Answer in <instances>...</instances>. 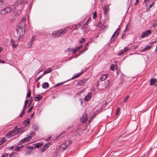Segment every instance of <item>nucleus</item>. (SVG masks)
<instances>
[{"label": "nucleus", "mask_w": 157, "mask_h": 157, "mask_svg": "<svg viewBox=\"0 0 157 157\" xmlns=\"http://www.w3.org/2000/svg\"><path fill=\"white\" fill-rule=\"evenodd\" d=\"M67 31L66 30L61 29L53 32L52 33V36L55 37H57L63 35Z\"/></svg>", "instance_id": "nucleus-1"}, {"label": "nucleus", "mask_w": 157, "mask_h": 157, "mask_svg": "<svg viewBox=\"0 0 157 157\" xmlns=\"http://www.w3.org/2000/svg\"><path fill=\"white\" fill-rule=\"evenodd\" d=\"M35 134L36 133L33 132H30L29 136L23 139H22L20 140L18 144L19 145H21L24 142L28 141L31 139V137L32 136H34Z\"/></svg>", "instance_id": "nucleus-2"}, {"label": "nucleus", "mask_w": 157, "mask_h": 157, "mask_svg": "<svg viewBox=\"0 0 157 157\" xmlns=\"http://www.w3.org/2000/svg\"><path fill=\"white\" fill-rule=\"evenodd\" d=\"M19 130L17 127H15L12 131H11L6 134V136L7 138H10L15 136V134H18Z\"/></svg>", "instance_id": "nucleus-3"}, {"label": "nucleus", "mask_w": 157, "mask_h": 157, "mask_svg": "<svg viewBox=\"0 0 157 157\" xmlns=\"http://www.w3.org/2000/svg\"><path fill=\"white\" fill-rule=\"evenodd\" d=\"M120 28H118L116 31L114 33L110 39L111 42L113 41L117 38L118 35V33L120 32Z\"/></svg>", "instance_id": "nucleus-4"}, {"label": "nucleus", "mask_w": 157, "mask_h": 157, "mask_svg": "<svg viewBox=\"0 0 157 157\" xmlns=\"http://www.w3.org/2000/svg\"><path fill=\"white\" fill-rule=\"evenodd\" d=\"M72 142L71 140L66 141L65 142L62 144L61 146V147L62 148V150L63 151L66 149L68 146L70 145Z\"/></svg>", "instance_id": "nucleus-5"}, {"label": "nucleus", "mask_w": 157, "mask_h": 157, "mask_svg": "<svg viewBox=\"0 0 157 157\" xmlns=\"http://www.w3.org/2000/svg\"><path fill=\"white\" fill-rule=\"evenodd\" d=\"M11 11V9L9 7H7L4 9H2L0 11V14L2 15H4L6 13H8Z\"/></svg>", "instance_id": "nucleus-6"}, {"label": "nucleus", "mask_w": 157, "mask_h": 157, "mask_svg": "<svg viewBox=\"0 0 157 157\" xmlns=\"http://www.w3.org/2000/svg\"><path fill=\"white\" fill-rule=\"evenodd\" d=\"M17 34L20 36H23L25 34V29H21V28L18 27L17 29Z\"/></svg>", "instance_id": "nucleus-7"}, {"label": "nucleus", "mask_w": 157, "mask_h": 157, "mask_svg": "<svg viewBox=\"0 0 157 157\" xmlns=\"http://www.w3.org/2000/svg\"><path fill=\"white\" fill-rule=\"evenodd\" d=\"M87 119V117L86 114L84 113L80 119L81 122L84 123L86 121Z\"/></svg>", "instance_id": "nucleus-8"}, {"label": "nucleus", "mask_w": 157, "mask_h": 157, "mask_svg": "<svg viewBox=\"0 0 157 157\" xmlns=\"http://www.w3.org/2000/svg\"><path fill=\"white\" fill-rule=\"evenodd\" d=\"M151 34V32L150 31H146L145 32L142 33L141 35V37L142 38H143L144 37H145L146 36H148V35H150Z\"/></svg>", "instance_id": "nucleus-9"}, {"label": "nucleus", "mask_w": 157, "mask_h": 157, "mask_svg": "<svg viewBox=\"0 0 157 157\" xmlns=\"http://www.w3.org/2000/svg\"><path fill=\"white\" fill-rule=\"evenodd\" d=\"M151 48V46L147 45L145 46V47L144 48L141 50L140 51L143 52H145L150 50Z\"/></svg>", "instance_id": "nucleus-10"}, {"label": "nucleus", "mask_w": 157, "mask_h": 157, "mask_svg": "<svg viewBox=\"0 0 157 157\" xmlns=\"http://www.w3.org/2000/svg\"><path fill=\"white\" fill-rule=\"evenodd\" d=\"M92 95V94L91 93H89L87 95L85 96L84 100L86 101H88Z\"/></svg>", "instance_id": "nucleus-11"}, {"label": "nucleus", "mask_w": 157, "mask_h": 157, "mask_svg": "<svg viewBox=\"0 0 157 157\" xmlns=\"http://www.w3.org/2000/svg\"><path fill=\"white\" fill-rule=\"evenodd\" d=\"M18 27L21 28V29H25V23L21 21L17 25Z\"/></svg>", "instance_id": "nucleus-12"}, {"label": "nucleus", "mask_w": 157, "mask_h": 157, "mask_svg": "<svg viewBox=\"0 0 157 157\" xmlns=\"http://www.w3.org/2000/svg\"><path fill=\"white\" fill-rule=\"evenodd\" d=\"M87 80L86 79H83L79 81V86H82L85 84Z\"/></svg>", "instance_id": "nucleus-13"}, {"label": "nucleus", "mask_w": 157, "mask_h": 157, "mask_svg": "<svg viewBox=\"0 0 157 157\" xmlns=\"http://www.w3.org/2000/svg\"><path fill=\"white\" fill-rule=\"evenodd\" d=\"M157 81V79L156 78L151 79L150 80V85H153L155 84V82Z\"/></svg>", "instance_id": "nucleus-14"}, {"label": "nucleus", "mask_w": 157, "mask_h": 157, "mask_svg": "<svg viewBox=\"0 0 157 157\" xmlns=\"http://www.w3.org/2000/svg\"><path fill=\"white\" fill-rule=\"evenodd\" d=\"M49 84L48 82H44L42 84V87L43 88L45 89L49 87Z\"/></svg>", "instance_id": "nucleus-15"}, {"label": "nucleus", "mask_w": 157, "mask_h": 157, "mask_svg": "<svg viewBox=\"0 0 157 157\" xmlns=\"http://www.w3.org/2000/svg\"><path fill=\"white\" fill-rule=\"evenodd\" d=\"M29 121V119H27L24 121V124L25 127L28 126L30 122Z\"/></svg>", "instance_id": "nucleus-16"}, {"label": "nucleus", "mask_w": 157, "mask_h": 157, "mask_svg": "<svg viewBox=\"0 0 157 157\" xmlns=\"http://www.w3.org/2000/svg\"><path fill=\"white\" fill-rule=\"evenodd\" d=\"M104 11V14L105 15H106L108 11V8L107 6H105L103 8Z\"/></svg>", "instance_id": "nucleus-17"}, {"label": "nucleus", "mask_w": 157, "mask_h": 157, "mask_svg": "<svg viewBox=\"0 0 157 157\" xmlns=\"http://www.w3.org/2000/svg\"><path fill=\"white\" fill-rule=\"evenodd\" d=\"M107 78V75H103L100 78V80L101 81H104Z\"/></svg>", "instance_id": "nucleus-18"}, {"label": "nucleus", "mask_w": 157, "mask_h": 157, "mask_svg": "<svg viewBox=\"0 0 157 157\" xmlns=\"http://www.w3.org/2000/svg\"><path fill=\"white\" fill-rule=\"evenodd\" d=\"M52 71V69L51 68H48V70L44 71V73L43 74V76H44V75H45L51 72Z\"/></svg>", "instance_id": "nucleus-19"}, {"label": "nucleus", "mask_w": 157, "mask_h": 157, "mask_svg": "<svg viewBox=\"0 0 157 157\" xmlns=\"http://www.w3.org/2000/svg\"><path fill=\"white\" fill-rule=\"evenodd\" d=\"M10 42L12 46L14 48H16L17 46V44L14 43V41L13 40L11 39Z\"/></svg>", "instance_id": "nucleus-20"}, {"label": "nucleus", "mask_w": 157, "mask_h": 157, "mask_svg": "<svg viewBox=\"0 0 157 157\" xmlns=\"http://www.w3.org/2000/svg\"><path fill=\"white\" fill-rule=\"evenodd\" d=\"M42 98V97L39 95L38 97H36L34 98V100L35 101H39Z\"/></svg>", "instance_id": "nucleus-21"}, {"label": "nucleus", "mask_w": 157, "mask_h": 157, "mask_svg": "<svg viewBox=\"0 0 157 157\" xmlns=\"http://www.w3.org/2000/svg\"><path fill=\"white\" fill-rule=\"evenodd\" d=\"M117 67V66L113 64H112L111 65L110 69L112 70H114Z\"/></svg>", "instance_id": "nucleus-22"}, {"label": "nucleus", "mask_w": 157, "mask_h": 157, "mask_svg": "<svg viewBox=\"0 0 157 157\" xmlns=\"http://www.w3.org/2000/svg\"><path fill=\"white\" fill-rule=\"evenodd\" d=\"M83 73V72H81L80 73H79L78 74L75 75L71 79L76 78L78 77L82 74Z\"/></svg>", "instance_id": "nucleus-23"}, {"label": "nucleus", "mask_w": 157, "mask_h": 157, "mask_svg": "<svg viewBox=\"0 0 157 157\" xmlns=\"http://www.w3.org/2000/svg\"><path fill=\"white\" fill-rule=\"evenodd\" d=\"M25 2V0H17L16 2L18 3L20 5H21Z\"/></svg>", "instance_id": "nucleus-24"}, {"label": "nucleus", "mask_w": 157, "mask_h": 157, "mask_svg": "<svg viewBox=\"0 0 157 157\" xmlns=\"http://www.w3.org/2000/svg\"><path fill=\"white\" fill-rule=\"evenodd\" d=\"M48 147V144H46L45 145H44V147L41 150V151H44Z\"/></svg>", "instance_id": "nucleus-25"}, {"label": "nucleus", "mask_w": 157, "mask_h": 157, "mask_svg": "<svg viewBox=\"0 0 157 157\" xmlns=\"http://www.w3.org/2000/svg\"><path fill=\"white\" fill-rule=\"evenodd\" d=\"M34 38L33 37L31 38V41L30 42V45L31 46V47L32 46V45H33V42L34 41Z\"/></svg>", "instance_id": "nucleus-26"}, {"label": "nucleus", "mask_w": 157, "mask_h": 157, "mask_svg": "<svg viewBox=\"0 0 157 157\" xmlns=\"http://www.w3.org/2000/svg\"><path fill=\"white\" fill-rule=\"evenodd\" d=\"M127 26H126V27L125 29L124 30V32H123V33H124V34H123L122 36L121 37V38L122 39H123L124 36L125 35V32H126L127 31Z\"/></svg>", "instance_id": "nucleus-27"}, {"label": "nucleus", "mask_w": 157, "mask_h": 157, "mask_svg": "<svg viewBox=\"0 0 157 157\" xmlns=\"http://www.w3.org/2000/svg\"><path fill=\"white\" fill-rule=\"evenodd\" d=\"M43 76V75H40L39 77L36 78L35 79L36 82H37Z\"/></svg>", "instance_id": "nucleus-28"}, {"label": "nucleus", "mask_w": 157, "mask_h": 157, "mask_svg": "<svg viewBox=\"0 0 157 157\" xmlns=\"http://www.w3.org/2000/svg\"><path fill=\"white\" fill-rule=\"evenodd\" d=\"M31 95V91L29 90V91L28 93H27V95L26 96V98H29L30 97Z\"/></svg>", "instance_id": "nucleus-29"}, {"label": "nucleus", "mask_w": 157, "mask_h": 157, "mask_svg": "<svg viewBox=\"0 0 157 157\" xmlns=\"http://www.w3.org/2000/svg\"><path fill=\"white\" fill-rule=\"evenodd\" d=\"M21 147L22 146H21L20 147H17L15 149V151H19L20 149V148H21Z\"/></svg>", "instance_id": "nucleus-30"}, {"label": "nucleus", "mask_w": 157, "mask_h": 157, "mask_svg": "<svg viewBox=\"0 0 157 157\" xmlns=\"http://www.w3.org/2000/svg\"><path fill=\"white\" fill-rule=\"evenodd\" d=\"M97 17V15H96V12H94V13L93 14V19H95Z\"/></svg>", "instance_id": "nucleus-31"}, {"label": "nucleus", "mask_w": 157, "mask_h": 157, "mask_svg": "<svg viewBox=\"0 0 157 157\" xmlns=\"http://www.w3.org/2000/svg\"><path fill=\"white\" fill-rule=\"evenodd\" d=\"M85 41V39L84 38H82L81 40H79V43H83Z\"/></svg>", "instance_id": "nucleus-32"}, {"label": "nucleus", "mask_w": 157, "mask_h": 157, "mask_svg": "<svg viewBox=\"0 0 157 157\" xmlns=\"http://www.w3.org/2000/svg\"><path fill=\"white\" fill-rule=\"evenodd\" d=\"M26 18L25 17H23L21 18V21L24 22L26 21Z\"/></svg>", "instance_id": "nucleus-33"}, {"label": "nucleus", "mask_w": 157, "mask_h": 157, "mask_svg": "<svg viewBox=\"0 0 157 157\" xmlns=\"http://www.w3.org/2000/svg\"><path fill=\"white\" fill-rule=\"evenodd\" d=\"M25 112H24V111H22L20 115H19V116L22 117L23 115L25 114Z\"/></svg>", "instance_id": "nucleus-34"}, {"label": "nucleus", "mask_w": 157, "mask_h": 157, "mask_svg": "<svg viewBox=\"0 0 157 157\" xmlns=\"http://www.w3.org/2000/svg\"><path fill=\"white\" fill-rule=\"evenodd\" d=\"M8 156V154L7 153H5L2 155L1 157H7Z\"/></svg>", "instance_id": "nucleus-35"}, {"label": "nucleus", "mask_w": 157, "mask_h": 157, "mask_svg": "<svg viewBox=\"0 0 157 157\" xmlns=\"http://www.w3.org/2000/svg\"><path fill=\"white\" fill-rule=\"evenodd\" d=\"M124 53H125L124 52V51H122L121 52H120L118 53V55L119 56H121V55H122V54H124Z\"/></svg>", "instance_id": "nucleus-36"}, {"label": "nucleus", "mask_w": 157, "mask_h": 157, "mask_svg": "<svg viewBox=\"0 0 157 157\" xmlns=\"http://www.w3.org/2000/svg\"><path fill=\"white\" fill-rule=\"evenodd\" d=\"M120 109L119 107H118L117 108V110H116V112L117 115L118 114V113H119L120 111Z\"/></svg>", "instance_id": "nucleus-37"}, {"label": "nucleus", "mask_w": 157, "mask_h": 157, "mask_svg": "<svg viewBox=\"0 0 157 157\" xmlns=\"http://www.w3.org/2000/svg\"><path fill=\"white\" fill-rule=\"evenodd\" d=\"M129 98V96L128 95L126 97H125L124 99V100L123 101V102L124 103V102H125L126 101V100H127V99Z\"/></svg>", "instance_id": "nucleus-38"}, {"label": "nucleus", "mask_w": 157, "mask_h": 157, "mask_svg": "<svg viewBox=\"0 0 157 157\" xmlns=\"http://www.w3.org/2000/svg\"><path fill=\"white\" fill-rule=\"evenodd\" d=\"M129 48L128 47H125L124 48V50L123 51L125 53L128 51Z\"/></svg>", "instance_id": "nucleus-39"}, {"label": "nucleus", "mask_w": 157, "mask_h": 157, "mask_svg": "<svg viewBox=\"0 0 157 157\" xmlns=\"http://www.w3.org/2000/svg\"><path fill=\"white\" fill-rule=\"evenodd\" d=\"M33 106L31 107L29 109V110H28V113L30 112L32 110V109H33Z\"/></svg>", "instance_id": "nucleus-40"}, {"label": "nucleus", "mask_w": 157, "mask_h": 157, "mask_svg": "<svg viewBox=\"0 0 157 157\" xmlns=\"http://www.w3.org/2000/svg\"><path fill=\"white\" fill-rule=\"evenodd\" d=\"M31 153L30 151H27L26 152V154L27 155H29Z\"/></svg>", "instance_id": "nucleus-41"}, {"label": "nucleus", "mask_w": 157, "mask_h": 157, "mask_svg": "<svg viewBox=\"0 0 157 157\" xmlns=\"http://www.w3.org/2000/svg\"><path fill=\"white\" fill-rule=\"evenodd\" d=\"M82 46V45H81L80 46L78 47L76 49L77 50H79L81 48Z\"/></svg>", "instance_id": "nucleus-42"}, {"label": "nucleus", "mask_w": 157, "mask_h": 157, "mask_svg": "<svg viewBox=\"0 0 157 157\" xmlns=\"http://www.w3.org/2000/svg\"><path fill=\"white\" fill-rule=\"evenodd\" d=\"M77 29V26H73L71 28V29H72L73 30H76Z\"/></svg>", "instance_id": "nucleus-43"}, {"label": "nucleus", "mask_w": 157, "mask_h": 157, "mask_svg": "<svg viewBox=\"0 0 157 157\" xmlns=\"http://www.w3.org/2000/svg\"><path fill=\"white\" fill-rule=\"evenodd\" d=\"M29 149H33V147L32 146H29L27 147Z\"/></svg>", "instance_id": "nucleus-44"}, {"label": "nucleus", "mask_w": 157, "mask_h": 157, "mask_svg": "<svg viewBox=\"0 0 157 157\" xmlns=\"http://www.w3.org/2000/svg\"><path fill=\"white\" fill-rule=\"evenodd\" d=\"M41 145V144H36V147L37 148L39 147Z\"/></svg>", "instance_id": "nucleus-45"}, {"label": "nucleus", "mask_w": 157, "mask_h": 157, "mask_svg": "<svg viewBox=\"0 0 157 157\" xmlns=\"http://www.w3.org/2000/svg\"><path fill=\"white\" fill-rule=\"evenodd\" d=\"M28 100H26L25 102V105H25L26 106L27 104H28Z\"/></svg>", "instance_id": "nucleus-46"}, {"label": "nucleus", "mask_w": 157, "mask_h": 157, "mask_svg": "<svg viewBox=\"0 0 157 157\" xmlns=\"http://www.w3.org/2000/svg\"><path fill=\"white\" fill-rule=\"evenodd\" d=\"M3 4L2 0H0V6L2 5Z\"/></svg>", "instance_id": "nucleus-47"}, {"label": "nucleus", "mask_w": 157, "mask_h": 157, "mask_svg": "<svg viewBox=\"0 0 157 157\" xmlns=\"http://www.w3.org/2000/svg\"><path fill=\"white\" fill-rule=\"evenodd\" d=\"M77 50L76 49H74L72 50V51L73 53H75L76 52Z\"/></svg>", "instance_id": "nucleus-48"}, {"label": "nucleus", "mask_w": 157, "mask_h": 157, "mask_svg": "<svg viewBox=\"0 0 157 157\" xmlns=\"http://www.w3.org/2000/svg\"><path fill=\"white\" fill-rule=\"evenodd\" d=\"M139 1V0H136V3L135 4V5H136L137 4Z\"/></svg>", "instance_id": "nucleus-49"}, {"label": "nucleus", "mask_w": 157, "mask_h": 157, "mask_svg": "<svg viewBox=\"0 0 157 157\" xmlns=\"http://www.w3.org/2000/svg\"><path fill=\"white\" fill-rule=\"evenodd\" d=\"M154 2H153L152 5H147V6H149V7H148V8H151V7L152 6V5H153L154 4Z\"/></svg>", "instance_id": "nucleus-50"}, {"label": "nucleus", "mask_w": 157, "mask_h": 157, "mask_svg": "<svg viewBox=\"0 0 157 157\" xmlns=\"http://www.w3.org/2000/svg\"><path fill=\"white\" fill-rule=\"evenodd\" d=\"M26 106L25 105H24L23 107V111H24V112H25V109L26 108Z\"/></svg>", "instance_id": "nucleus-51"}, {"label": "nucleus", "mask_w": 157, "mask_h": 157, "mask_svg": "<svg viewBox=\"0 0 157 157\" xmlns=\"http://www.w3.org/2000/svg\"><path fill=\"white\" fill-rule=\"evenodd\" d=\"M80 102V104L82 105L83 104V101L81 99H80L79 100Z\"/></svg>", "instance_id": "nucleus-52"}, {"label": "nucleus", "mask_w": 157, "mask_h": 157, "mask_svg": "<svg viewBox=\"0 0 157 157\" xmlns=\"http://www.w3.org/2000/svg\"><path fill=\"white\" fill-rule=\"evenodd\" d=\"M51 138V137H49L48 138H47L46 139V141H48L49 140L50 138Z\"/></svg>", "instance_id": "nucleus-53"}, {"label": "nucleus", "mask_w": 157, "mask_h": 157, "mask_svg": "<svg viewBox=\"0 0 157 157\" xmlns=\"http://www.w3.org/2000/svg\"><path fill=\"white\" fill-rule=\"evenodd\" d=\"M33 101V99L32 98H30V104H31V102Z\"/></svg>", "instance_id": "nucleus-54"}, {"label": "nucleus", "mask_w": 157, "mask_h": 157, "mask_svg": "<svg viewBox=\"0 0 157 157\" xmlns=\"http://www.w3.org/2000/svg\"><path fill=\"white\" fill-rule=\"evenodd\" d=\"M61 135H59L57 136L56 137L57 138V139H58L60 136Z\"/></svg>", "instance_id": "nucleus-55"}, {"label": "nucleus", "mask_w": 157, "mask_h": 157, "mask_svg": "<svg viewBox=\"0 0 157 157\" xmlns=\"http://www.w3.org/2000/svg\"><path fill=\"white\" fill-rule=\"evenodd\" d=\"M87 49L88 48H87L86 47H85L84 50V51H85L87 50Z\"/></svg>", "instance_id": "nucleus-56"}, {"label": "nucleus", "mask_w": 157, "mask_h": 157, "mask_svg": "<svg viewBox=\"0 0 157 157\" xmlns=\"http://www.w3.org/2000/svg\"><path fill=\"white\" fill-rule=\"evenodd\" d=\"M2 140V141H3V142L4 143V142H5V141H6V140H5V139H3Z\"/></svg>", "instance_id": "nucleus-57"}, {"label": "nucleus", "mask_w": 157, "mask_h": 157, "mask_svg": "<svg viewBox=\"0 0 157 157\" xmlns=\"http://www.w3.org/2000/svg\"><path fill=\"white\" fill-rule=\"evenodd\" d=\"M0 62L2 63H4V61L2 60H0Z\"/></svg>", "instance_id": "nucleus-58"}, {"label": "nucleus", "mask_w": 157, "mask_h": 157, "mask_svg": "<svg viewBox=\"0 0 157 157\" xmlns=\"http://www.w3.org/2000/svg\"><path fill=\"white\" fill-rule=\"evenodd\" d=\"M88 45H89V44L88 43H87L86 44V47H87L88 46Z\"/></svg>", "instance_id": "nucleus-59"}, {"label": "nucleus", "mask_w": 157, "mask_h": 157, "mask_svg": "<svg viewBox=\"0 0 157 157\" xmlns=\"http://www.w3.org/2000/svg\"><path fill=\"white\" fill-rule=\"evenodd\" d=\"M84 51H85L84 50H83L81 52V53H82V52H84Z\"/></svg>", "instance_id": "nucleus-60"}, {"label": "nucleus", "mask_w": 157, "mask_h": 157, "mask_svg": "<svg viewBox=\"0 0 157 157\" xmlns=\"http://www.w3.org/2000/svg\"><path fill=\"white\" fill-rule=\"evenodd\" d=\"M2 49L0 47V52L2 51Z\"/></svg>", "instance_id": "nucleus-61"}, {"label": "nucleus", "mask_w": 157, "mask_h": 157, "mask_svg": "<svg viewBox=\"0 0 157 157\" xmlns=\"http://www.w3.org/2000/svg\"><path fill=\"white\" fill-rule=\"evenodd\" d=\"M153 42H155V41H153L152 42L151 44H153Z\"/></svg>", "instance_id": "nucleus-62"}, {"label": "nucleus", "mask_w": 157, "mask_h": 157, "mask_svg": "<svg viewBox=\"0 0 157 157\" xmlns=\"http://www.w3.org/2000/svg\"><path fill=\"white\" fill-rule=\"evenodd\" d=\"M79 131V128H78V129H77L76 130V132H77L78 131Z\"/></svg>", "instance_id": "nucleus-63"}, {"label": "nucleus", "mask_w": 157, "mask_h": 157, "mask_svg": "<svg viewBox=\"0 0 157 157\" xmlns=\"http://www.w3.org/2000/svg\"><path fill=\"white\" fill-rule=\"evenodd\" d=\"M38 129V128H35L34 129L35 130H37Z\"/></svg>", "instance_id": "nucleus-64"}]
</instances>
